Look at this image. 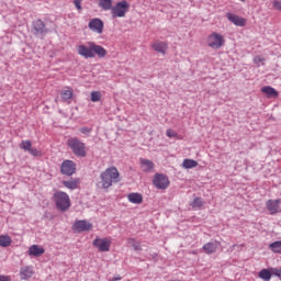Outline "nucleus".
Masks as SVG:
<instances>
[{
  "instance_id": "nucleus-27",
  "label": "nucleus",
  "mask_w": 281,
  "mask_h": 281,
  "mask_svg": "<svg viewBox=\"0 0 281 281\" xmlns=\"http://www.w3.org/2000/svg\"><path fill=\"white\" fill-rule=\"evenodd\" d=\"M12 245V237L9 235H1L0 236V247H10Z\"/></svg>"
},
{
  "instance_id": "nucleus-10",
  "label": "nucleus",
  "mask_w": 281,
  "mask_h": 281,
  "mask_svg": "<svg viewBox=\"0 0 281 281\" xmlns=\"http://www.w3.org/2000/svg\"><path fill=\"white\" fill-rule=\"evenodd\" d=\"M88 27L94 34H102L104 32V22L100 18H94L89 21Z\"/></svg>"
},
{
  "instance_id": "nucleus-28",
  "label": "nucleus",
  "mask_w": 281,
  "mask_h": 281,
  "mask_svg": "<svg viewBox=\"0 0 281 281\" xmlns=\"http://www.w3.org/2000/svg\"><path fill=\"white\" fill-rule=\"evenodd\" d=\"M259 278L261 280H265V281H269L271 280V271H269L268 269H262L260 272H259Z\"/></svg>"
},
{
  "instance_id": "nucleus-6",
  "label": "nucleus",
  "mask_w": 281,
  "mask_h": 281,
  "mask_svg": "<svg viewBox=\"0 0 281 281\" xmlns=\"http://www.w3.org/2000/svg\"><path fill=\"white\" fill-rule=\"evenodd\" d=\"M206 44L211 49H221L225 45V37L221 33L213 32L207 36Z\"/></svg>"
},
{
  "instance_id": "nucleus-37",
  "label": "nucleus",
  "mask_w": 281,
  "mask_h": 281,
  "mask_svg": "<svg viewBox=\"0 0 281 281\" xmlns=\"http://www.w3.org/2000/svg\"><path fill=\"white\" fill-rule=\"evenodd\" d=\"M79 131L83 135H89L91 133V128H89V127H81Z\"/></svg>"
},
{
  "instance_id": "nucleus-9",
  "label": "nucleus",
  "mask_w": 281,
  "mask_h": 281,
  "mask_svg": "<svg viewBox=\"0 0 281 281\" xmlns=\"http://www.w3.org/2000/svg\"><path fill=\"white\" fill-rule=\"evenodd\" d=\"M153 183L158 190H166L170 186V180L162 173H156Z\"/></svg>"
},
{
  "instance_id": "nucleus-18",
  "label": "nucleus",
  "mask_w": 281,
  "mask_h": 281,
  "mask_svg": "<svg viewBox=\"0 0 281 281\" xmlns=\"http://www.w3.org/2000/svg\"><path fill=\"white\" fill-rule=\"evenodd\" d=\"M139 164L143 172H150L155 168V162L146 158H139Z\"/></svg>"
},
{
  "instance_id": "nucleus-7",
  "label": "nucleus",
  "mask_w": 281,
  "mask_h": 281,
  "mask_svg": "<svg viewBox=\"0 0 281 281\" xmlns=\"http://www.w3.org/2000/svg\"><path fill=\"white\" fill-rule=\"evenodd\" d=\"M92 245L101 252L111 251V239L109 237H97Z\"/></svg>"
},
{
  "instance_id": "nucleus-23",
  "label": "nucleus",
  "mask_w": 281,
  "mask_h": 281,
  "mask_svg": "<svg viewBox=\"0 0 281 281\" xmlns=\"http://www.w3.org/2000/svg\"><path fill=\"white\" fill-rule=\"evenodd\" d=\"M99 7L109 12V10H113V0H99Z\"/></svg>"
},
{
  "instance_id": "nucleus-2",
  "label": "nucleus",
  "mask_w": 281,
  "mask_h": 281,
  "mask_svg": "<svg viewBox=\"0 0 281 281\" xmlns=\"http://www.w3.org/2000/svg\"><path fill=\"white\" fill-rule=\"evenodd\" d=\"M77 54L86 59L95 58V56L104 58L108 52L101 45L95 44V42H88L77 47Z\"/></svg>"
},
{
  "instance_id": "nucleus-11",
  "label": "nucleus",
  "mask_w": 281,
  "mask_h": 281,
  "mask_svg": "<svg viewBox=\"0 0 281 281\" xmlns=\"http://www.w3.org/2000/svg\"><path fill=\"white\" fill-rule=\"evenodd\" d=\"M61 173L66 175L67 177H71V175L76 173V162H74L72 160H65L61 164Z\"/></svg>"
},
{
  "instance_id": "nucleus-30",
  "label": "nucleus",
  "mask_w": 281,
  "mask_h": 281,
  "mask_svg": "<svg viewBox=\"0 0 281 281\" xmlns=\"http://www.w3.org/2000/svg\"><path fill=\"white\" fill-rule=\"evenodd\" d=\"M102 100V93L100 91L91 92V102H100Z\"/></svg>"
},
{
  "instance_id": "nucleus-19",
  "label": "nucleus",
  "mask_w": 281,
  "mask_h": 281,
  "mask_svg": "<svg viewBox=\"0 0 281 281\" xmlns=\"http://www.w3.org/2000/svg\"><path fill=\"white\" fill-rule=\"evenodd\" d=\"M43 254H45V248H43V246L32 245L29 248V256H34L35 258H38L43 256Z\"/></svg>"
},
{
  "instance_id": "nucleus-32",
  "label": "nucleus",
  "mask_w": 281,
  "mask_h": 281,
  "mask_svg": "<svg viewBox=\"0 0 281 281\" xmlns=\"http://www.w3.org/2000/svg\"><path fill=\"white\" fill-rule=\"evenodd\" d=\"M132 247L134 251H142V244H139V241L132 240Z\"/></svg>"
},
{
  "instance_id": "nucleus-22",
  "label": "nucleus",
  "mask_w": 281,
  "mask_h": 281,
  "mask_svg": "<svg viewBox=\"0 0 281 281\" xmlns=\"http://www.w3.org/2000/svg\"><path fill=\"white\" fill-rule=\"evenodd\" d=\"M33 27L37 34H45V23L42 20H36L33 24Z\"/></svg>"
},
{
  "instance_id": "nucleus-17",
  "label": "nucleus",
  "mask_w": 281,
  "mask_h": 281,
  "mask_svg": "<svg viewBox=\"0 0 281 281\" xmlns=\"http://www.w3.org/2000/svg\"><path fill=\"white\" fill-rule=\"evenodd\" d=\"M218 245H221L220 241H210V243H206L202 247V249L204 254H207V255L216 254V250L218 249Z\"/></svg>"
},
{
  "instance_id": "nucleus-1",
  "label": "nucleus",
  "mask_w": 281,
  "mask_h": 281,
  "mask_svg": "<svg viewBox=\"0 0 281 281\" xmlns=\"http://www.w3.org/2000/svg\"><path fill=\"white\" fill-rule=\"evenodd\" d=\"M122 178L120 177V171L115 167H110L100 173L97 181V188L99 190H109L113 183H120Z\"/></svg>"
},
{
  "instance_id": "nucleus-4",
  "label": "nucleus",
  "mask_w": 281,
  "mask_h": 281,
  "mask_svg": "<svg viewBox=\"0 0 281 281\" xmlns=\"http://www.w3.org/2000/svg\"><path fill=\"white\" fill-rule=\"evenodd\" d=\"M67 146L77 157H87V146L77 137H71L67 140Z\"/></svg>"
},
{
  "instance_id": "nucleus-24",
  "label": "nucleus",
  "mask_w": 281,
  "mask_h": 281,
  "mask_svg": "<svg viewBox=\"0 0 281 281\" xmlns=\"http://www.w3.org/2000/svg\"><path fill=\"white\" fill-rule=\"evenodd\" d=\"M196 166H199V162L194 159H184L182 162V168H184L186 170L196 168Z\"/></svg>"
},
{
  "instance_id": "nucleus-36",
  "label": "nucleus",
  "mask_w": 281,
  "mask_h": 281,
  "mask_svg": "<svg viewBox=\"0 0 281 281\" xmlns=\"http://www.w3.org/2000/svg\"><path fill=\"white\" fill-rule=\"evenodd\" d=\"M167 137H179V135L173 130H167Z\"/></svg>"
},
{
  "instance_id": "nucleus-3",
  "label": "nucleus",
  "mask_w": 281,
  "mask_h": 281,
  "mask_svg": "<svg viewBox=\"0 0 281 281\" xmlns=\"http://www.w3.org/2000/svg\"><path fill=\"white\" fill-rule=\"evenodd\" d=\"M54 201L56 203V207L60 210V212H67L69 207H71V200L66 192L57 191L54 193Z\"/></svg>"
},
{
  "instance_id": "nucleus-29",
  "label": "nucleus",
  "mask_w": 281,
  "mask_h": 281,
  "mask_svg": "<svg viewBox=\"0 0 281 281\" xmlns=\"http://www.w3.org/2000/svg\"><path fill=\"white\" fill-rule=\"evenodd\" d=\"M269 248L271 251H273V254H281V240L270 244Z\"/></svg>"
},
{
  "instance_id": "nucleus-26",
  "label": "nucleus",
  "mask_w": 281,
  "mask_h": 281,
  "mask_svg": "<svg viewBox=\"0 0 281 281\" xmlns=\"http://www.w3.org/2000/svg\"><path fill=\"white\" fill-rule=\"evenodd\" d=\"M78 183H80V180H69V181H63V184L65 188H68V190H76L78 189Z\"/></svg>"
},
{
  "instance_id": "nucleus-35",
  "label": "nucleus",
  "mask_w": 281,
  "mask_h": 281,
  "mask_svg": "<svg viewBox=\"0 0 281 281\" xmlns=\"http://www.w3.org/2000/svg\"><path fill=\"white\" fill-rule=\"evenodd\" d=\"M272 5H273V9H274V10H279V12H281V1L274 0V1L272 2Z\"/></svg>"
},
{
  "instance_id": "nucleus-39",
  "label": "nucleus",
  "mask_w": 281,
  "mask_h": 281,
  "mask_svg": "<svg viewBox=\"0 0 281 281\" xmlns=\"http://www.w3.org/2000/svg\"><path fill=\"white\" fill-rule=\"evenodd\" d=\"M0 281H12L9 276H0Z\"/></svg>"
},
{
  "instance_id": "nucleus-21",
  "label": "nucleus",
  "mask_w": 281,
  "mask_h": 281,
  "mask_svg": "<svg viewBox=\"0 0 281 281\" xmlns=\"http://www.w3.org/2000/svg\"><path fill=\"white\" fill-rule=\"evenodd\" d=\"M127 200L130 203H134V205H139V203H143L144 196L140 193H130Z\"/></svg>"
},
{
  "instance_id": "nucleus-12",
  "label": "nucleus",
  "mask_w": 281,
  "mask_h": 281,
  "mask_svg": "<svg viewBox=\"0 0 281 281\" xmlns=\"http://www.w3.org/2000/svg\"><path fill=\"white\" fill-rule=\"evenodd\" d=\"M20 148L26 153H30L32 157H41V151L32 147V140H22L20 143Z\"/></svg>"
},
{
  "instance_id": "nucleus-14",
  "label": "nucleus",
  "mask_w": 281,
  "mask_h": 281,
  "mask_svg": "<svg viewBox=\"0 0 281 281\" xmlns=\"http://www.w3.org/2000/svg\"><path fill=\"white\" fill-rule=\"evenodd\" d=\"M150 47L154 49V52H157V54L166 55L168 52V43L159 40L151 43Z\"/></svg>"
},
{
  "instance_id": "nucleus-34",
  "label": "nucleus",
  "mask_w": 281,
  "mask_h": 281,
  "mask_svg": "<svg viewBox=\"0 0 281 281\" xmlns=\"http://www.w3.org/2000/svg\"><path fill=\"white\" fill-rule=\"evenodd\" d=\"M81 3H82V0H74V4H75V7L77 8V10H78L79 12L82 11V5H81Z\"/></svg>"
},
{
  "instance_id": "nucleus-5",
  "label": "nucleus",
  "mask_w": 281,
  "mask_h": 281,
  "mask_svg": "<svg viewBox=\"0 0 281 281\" xmlns=\"http://www.w3.org/2000/svg\"><path fill=\"white\" fill-rule=\"evenodd\" d=\"M130 10L131 4L126 0L119 1L112 7V19H124Z\"/></svg>"
},
{
  "instance_id": "nucleus-38",
  "label": "nucleus",
  "mask_w": 281,
  "mask_h": 281,
  "mask_svg": "<svg viewBox=\"0 0 281 281\" xmlns=\"http://www.w3.org/2000/svg\"><path fill=\"white\" fill-rule=\"evenodd\" d=\"M271 272L273 273V276H277V278H281V269H272Z\"/></svg>"
},
{
  "instance_id": "nucleus-33",
  "label": "nucleus",
  "mask_w": 281,
  "mask_h": 281,
  "mask_svg": "<svg viewBox=\"0 0 281 281\" xmlns=\"http://www.w3.org/2000/svg\"><path fill=\"white\" fill-rule=\"evenodd\" d=\"M254 63H255V65H265V57H262V56H256V57L254 58Z\"/></svg>"
},
{
  "instance_id": "nucleus-13",
  "label": "nucleus",
  "mask_w": 281,
  "mask_h": 281,
  "mask_svg": "<svg viewBox=\"0 0 281 281\" xmlns=\"http://www.w3.org/2000/svg\"><path fill=\"white\" fill-rule=\"evenodd\" d=\"M281 200H268L266 203V207L270 214H278L281 212V206H280Z\"/></svg>"
},
{
  "instance_id": "nucleus-16",
  "label": "nucleus",
  "mask_w": 281,
  "mask_h": 281,
  "mask_svg": "<svg viewBox=\"0 0 281 281\" xmlns=\"http://www.w3.org/2000/svg\"><path fill=\"white\" fill-rule=\"evenodd\" d=\"M34 276V267L24 266L20 269V278L21 280H30Z\"/></svg>"
},
{
  "instance_id": "nucleus-15",
  "label": "nucleus",
  "mask_w": 281,
  "mask_h": 281,
  "mask_svg": "<svg viewBox=\"0 0 281 281\" xmlns=\"http://www.w3.org/2000/svg\"><path fill=\"white\" fill-rule=\"evenodd\" d=\"M227 19L228 21H231V23H234V25H237V27H245L247 25V20L245 18H240L238 15L228 13Z\"/></svg>"
},
{
  "instance_id": "nucleus-20",
  "label": "nucleus",
  "mask_w": 281,
  "mask_h": 281,
  "mask_svg": "<svg viewBox=\"0 0 281 281\" xmlns=\"http://www.w3.org/2000/svg\"><path fill=\"white\" fill-rule=\"evenodd\" d=\"M261 93H265V95L267 98H278L279 93L278 90H276V88L271 87V86H265L261 88Z\"/></svg>"
},
{
  "instance_id": "nucleus-31",
  "label": "nucleus",
  "mask_w": 281,
  "mask_h": 281,
  "mask_svg": "<svg viewBox=\"0 0 281 281\" xmlns=\"http://www.w3.org/2000/svg\"><path fill=\"white\" fill-rule=\"evenodd\" d=\"M191 206L201 210V207H203V200H201V198H195L191 203Z\"/></svg>"
},
{
  "instance_id": "nucleus-8",
  "label": "nucleus",
  "mask_w": 281,
  "mask_h": 281,
  "mask_svg": "<svg viewBox=\"0 0 281 281\" xmlns=\"http://www.w3.org/2000/svg\"><path fill=\"white\" fill-rule=\"evenodd\" d=\"M72 229L77 234H80L82 232H91L93 229V224H91L87 220H79L75 222Z\"/></svg>"
},
{
  "instance_id": "nucleus-25",
  "label": "nucleus",
  "mask_w": 281,
  "mask_h": 281,
  "mask_svg": "<svg viewBox=\"0 0 281 281\" xmlns=\"http://www.w3.org/2000/svg\"><path fill=\"white\" fill-rule=\"evenodd\" d=\"M60 98H61L63 102H67V101L71 100V98H74V91L71 89L63 90L60 92Z\"/></svg>"
}]
</instances>
